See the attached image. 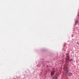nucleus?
<instances>
[{"instance_id": "1", "label": "nucleus", "mask_w": 79, "mask_h": 79, "mask_svg": "<svg viewBox=\"0 0 79 79\" xmlns=\"http://www.w3.org/2000/svg\"><path fill=\"white\" fill-rule=\"evenodd\" d=\"M65 60H66V62L67 63H69V57L68 56H67L65 57Z\"/></svg>"}, {"instance_id": "2", "label": "nucleus", "mask_w": 79, "mask_h": 79, "mask_svg": "<svg viewBox=\"0 0 79 79\" xmlns=\"http://www.w3.org/2000/svg\"><path fill=\"white\" fill-rule=\"evenodd\" d=\"M64 68H66L65 72H66V74H68V73H69L68 70V69H67V68H68V67L66 66V65H64Z\"/></svg>"}, {"instance_id": "3", "label": "nucleus", "mask_w": 79, "mask_h": 79, "mask_svg": "<svg viewBox=\"0 0 79 79\" xmlns=\"http://www.w3.org/2000/svg\"><path fill=\"white\" fill-rule=\"evenodd\" d=\"M54 73H55V72H54V71H52L51 72V75L52 76H53V74H54Z\"/></svg>"}, {"instance_id": "4", "label": "nucleus", "mask_w": 79, "mask_h": 79, "mask_svg": "<svg viewBox=\"0 0 79 79\" xmlns=\"http://www.w3.org/2000/svg\"><path fill=\"white\" fill-rule=\"evenodd\" d=\"M69 61H73V59H69Z\"/></svg>"}, {"instance_id": "5", "label": "nucleus", "mask_w": 79, "mask_h": 79, "mask_svg": "<svg viewBox=\"0 0 79 79\" xmlns=\"http://www.w3.org/2000/svg\"><path fill=\"white\" fill-rule=\"evenodd\" d=\"M69 76H72L73 75V73H70L69 74Z\"/></svg>"}, {"instance_id": "6", "label": "nucleus", "mask_w": 79, "mask_h": 79, "mask_svg": "<svg viewBox=\"0 0 79 79\" xmlns=\"http://www.w3.org/2000/svg\"><path fill=\"white\" fill-rule=\"evenodd\" d=\"M77 44H79V42H77Z\"/></svg>"}, {"instance_id": "7", "label": "nucleus", "mask_w": 79, "mask_h": 79, "mask_svg": "<svg viewBox=\"0 0 79 79\" xmlns=\"http://www.w3.org/2000/svg\"><path fill=\"white\" fill-rule=\"evenodd\" d=\"M55 79H57V77H56L55 78Z\"/></svg>"}]
</instances>
